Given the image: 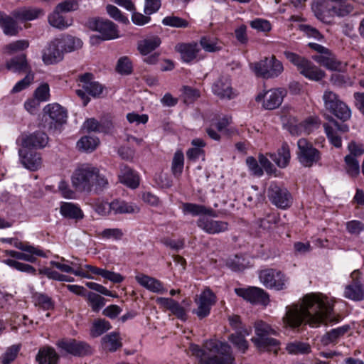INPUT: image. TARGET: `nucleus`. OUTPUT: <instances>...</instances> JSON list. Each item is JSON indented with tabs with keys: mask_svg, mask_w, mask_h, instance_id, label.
Returning <instances> with one entry per match:
<instances>
[{
	"mask_svg": "<svg viewBox=\"0 0 364 364\" xmlns=\"http://www.w3.org/2000/svg\"><path fill=\"white\" fill-rule=\"evenodd\" d=\"M104 348L106 350L114 352L122 347V339L117 332H112L107 334L102 338Z\"/></svg>",
	"mask_w": 364,
	"mask_h": 364,
	"instance_id": "4c0bfd02",
	"label": "nucleus"
},
{
	"mask_svg": "<svg viewBox=\"0 0 364 364\" xmlns=\"http://www.w3.org/2000/svg\"><path fill=\"white\" fill-rule=\"evenodd\" d=\"M250 25L252 28L261 32H269L272 29L269 21L259 18L251 21Z\"/></svg>",
	"mask_w": 364,
	"mask_h": 364,
	"instance_id": "338daca9",
	"label": "nucleus"
},
{
	"mask_svg": "<svg viewBox=\"0 0 364 364\" xmlns=\"http://www.w3.org/2000/svg\"><path fill=\"white\" fill-rule=\"evenodd\" d=\"M285 91L282 89H271L259 92L255 97L257 102H262L265 109L272 110L279 107L282 103Z\"/></svg>",
	"mask_w": 364,
	"mask_h": 364,
	"instance_id": "4468645a",
	"label": "nucleus"
},
{
	"mask_svg": "<svg viewBox=\"0 0 364 364\" xmlns=\"http://www.w3.org/2000/svg\"><path fill=\"white\" fill-rule=\"evenodd\" d=\"M87 26L90 29L100 33V36H93L90 38L92 44L99 40L109 41L119 37L117 26L108 19L91 18L87 21Z\"/></svg>",
	"mask_w": 364,
	"mask_h": 364,
	"instance_id": "423d86ee",
	"label": "nucleus"
},
{
	"mask_svg": "<svg viewBox=\"0 0 364 364\" xmlns=\"http://www.w3.org/2000/svg\"><path fill=\"white\" fill-rule=\"evenodd\" d=\"M323 100L325 108L343 122L349 119L351 111L347 105L341 101L337 94L326 90L323 95Z\"/></svg>",
	"mask_w": 364,
	"mask_h": 364,
	"instance_id": "6e6552de",
	"label": "nucleus"
},
{
	"mask_svg": "<svg viewBox=\"0 0 364 364\" xmlns=\"http://www.w3.org/2000/svg\"><path fill=\"white\" fill-rule=\"evenodd\" d=\"M349 330V326L345 325L331 330L326 333L321 338L323 345L327 346L335 342L339 337L343 336Z\"/></svg>",
	"mask_w": 364,
	"mask_h": 364,
	"instance_id": "c03bdc74",
	"label": "nucleus"
},
{
	"mask_svg": "<svg viewBox=\"0 0 364 364\" xmlns=\"http://www.w3.org/2000/svg\"><path fill=\"white\" fill-rule=\"evenodd\" d=\"M20 140L23 147L41 149L47 145L48 137L43 132H36L29 135H22Z\"/></svg>",
	"mask_w": 364,
	"mask_h": 364,
	"instance_id": "412c9836",
	"label": "nucleus"
},
{
	"mask_svg": "<svg viewBox=\"0 0 364 364\" xmlns=\"http://www.w3.org/2000/svg\"><path fill=\"white\" fill-rule=\"evenodd\" d=\"M213 216H200L197 220V225L205 232L210 235H218L229 230V223L223 220H216Z\"/></svg>",
	"mask_w": 364,
	"mask_h": 364,
	"instance_id": "f3484780",
	"label": "nucleus"
},
{
	"mask_svg": "<svg viewBox=\"0 0 364 364\" xmlns=\"http://www.w3.org/2000/svg\"><path fill=\"white\" fill-rule=\"evenodd\" d=\"M111 207L114 214H131L140 211L139 207L136 204L120 200H114L111 202Z\"/></svg>",
	"mask_w": 364,
	"mask_h": 364,
	"instance_id": "72a5a7b5",
	"label": "nucleus"
},
{
	"mask_svg": "<svg viewBox=\"0 0 364 364\" xmlns=\"http://www.w3.org/2000/svg\"><path fill=\"white\" fill-rule=\"evenodd\" d=\"M346 171L351 177L355 178L360 174V166L358 161L352 155L345 157Z\"/></svg>",
	"mask_w": 364,
	"mask_h": 364,
	"instance_id": "8fccbe9b",
	"label": "nucleus"
},
{
	"mask_svg": "<svg viewBox=\"0 0 364 364\" xmlns=\"http://www.w3.org/2000/svg\"><path fill=\"white\" fill-rule=\"evenodd\" d=\"M250 333V330L246 329L244 331L243 334H242V333H232L229 336V341L238 350L244 353L248 348V343L245 336H248Z\"/></svg>",
	"mask_w": 364,
	"mask_h": 364,
	"instance_id": "a19ab883",
	"label": "nucleus"
},
{
	"mask_svg": "<svg viewBox=\"0 0 364 364\" xmlns=\"http://www.w3.org/2000/svg\"><path fill=\"white\" fill-rule=\"evenodd\" d=\"M35 304L44 310L51 309L54 306L51 298L43 294L35 296Z\"/></svg>",
	"mask_w": 364,
	"mask_h": 364,
	"instance_id": "680f3d73",
	"label": "nucleus"
},
{
	"mask_svg": "<svg viewBox=\"0 0 364 364\" xmlns=\"http://www.w3.org/2000/svg\"><path fill=\"white\" fill-rule=\"evenodd\" d=\"M124 231L120 228H106L98 233V236L105 240H120L124 237Z\"/></svg>",
	"mask_w": 364,
	"mask_h": 364,
	"instance_id": "603ef678",
	"label": "nucleus"
},
{
	"mask_svg": "<svg viewBox=\"0 0 364 364\" xmlns=\"http://www.w3.org/2000/svg\"><path fill=\"white\" fill-rule=\"evenodd\" d=\"M60 13L62 12L55 9L54 11L49 15L48 21L53 27L59 29H65L71 26L72 21L70 22L67 21Z\"/></svg>",
	"mask_w": 364,
	"mask_h": 364,
	"instance_id": "a18cd8bd",
	"label": "nucleus"
},
{
	"mask_svg": "<svg viewBox=\"0 0 364 364\" xmlns=\"http://www.w3.org/2000/svg\"><path fill=\"white\" fill-rule=\"evenodd\" d=\"M184 165V156L181 151H177L173 156L171 170L175 176H180Z\"/></svg>",
	"mask_w": 364,
	"mask_h": 364,
	"instance_id": "5fc2aeb1",
	"label": "nucleus"
},
{
	"mask_svg": "<svg viewBox=\"0 0 364 364\" xmlns=\"http://www.w3.org/2000/svg\"><path fill=\"white\" fill-rule=\"evenodd\" d=\"M259 278L265 287L277 291L286 289L289 283V278L283 272L275 269L262 270L259 274Z\"/></svg>",
	"mask_w": 364,
	"mask_h": 364,
	"instance_id": "9d476101",
	"label": "nucleus"
},
{
	"mask_svg": "<svg viewBox=\"0 0 364 364\" xmlns=\"http://www.w3.org/2000/svg\"><path fill=\"white\" fill-rule=\"evenodd\" d=\"M344 296L346 298L354 300L361 301L364 299V288L361 282L358 280H353L345 288Z\"/></svg>",
	"mask_w": 364,
	"mask_h": 364,
	"instance_id": "7c9ffc66",
	"label": "nucleus"
},
{
	"mask_svg": "<svg viewBox=\"0 0 364 364\" xmlns=\"http://www.w3.org/2000/svg\"><path fill=\"white\" fill-rule=\"evenodd\" d=\"M43 14L40 9H23L14 12V16L18 19L32 21Z\"/></svg>",
	"mask_w": 364,
	"mask_h": 364,
	"instance_id": "de8ad7c7",
	"label": "nucleus"
},
{
	"mask_svg": "<svg viewBox=\"0 0 364 364\" xmlns=\"http://www.w3.org/2000/svg\"><path fill=\"white\" fill-rule=\"evenodd\" d=\"M99 144L100 140L97 137L84 136L77 142V148L80 151L90 153L97 149Z\"/></svg>",
	"mask_w": 364,
	"mask_h": 364,
	"instance_id": "58836bf2",
	"label": "nucleus"
},
{
	"mask_svg": "<svg viewBox=\"0 0 364 364\" xmlns=\"http://www.w3.org/2000/svg\"><path fill=\"white\" fill-rule=\"evenodd\" d=\"M34 97L40 102L48 101L50 98V88L47 83H43L34 92Z\"/></svg>",
	"mask_w": 364,
	"mask_h": 364,
	"instance_id": "0e129e2a",
	"label": "nucleus"
},
{
	"mask_svg": "<svg viewBox=\"0 0 364 364\" xmlns=\"http://www.w3.org/2000/svg\"><path fill=\"white\" fill-rule=\"evenodd\" d=\"M181 91V97L186 104H191L200 97V91L191 86L184 85Z\"/></svg>",
	"mask_w": 364,
	"mask_h": 364,
	"instance_id": "09e8293b",
	"label": "nucleus"
},
{
	"mask_svg": "<svg viewBox=\"0 0 364 364\" xmlns=\"http://www.w3.org/2000/svg\"><path fill=\"white\" fill-rule=\"evenodd\" d=\"M252 341L260 350L274 351L276 353L279 348V341L269 336L255 337L252 338Z\"/></svg>",
	"mask_w": 364,
	"mask_h": 364,
	"instance_id": "473e14b6",
	"label": "nucleus"
},
{
	"mask_svg": "<svg viewBox=\"0 0 364 364\" xmlns=\"http://www.w3.org/2000/svg\"><path fill=\"white\" fill-rule=\"evenodd\" d=\"M333 304L321 294H307L296 304L286 307L283 323L286 327L295 328L304 322L311 326L337 321L332 315Z\"/></svg>",
	"mask_w": 364,
	"mask_h": 364,
	"instance_id": "f257e3e1",
	"label": "nucleus"
},
{
	"mask_svg": "<svg viewBox=\"0 0 364 364\" xmlns=\"http://www.w3.org/2000/svg\"><path fill=\"white\" fill-rule=\"evenodd\" d=\"M79 80L82 83V87L89 95L95 97L102 94L103 87L99 82L92 81V74L85 73L79 77Z\"/></svg>",
	"mask_w": 364,
	"mask_h": 364,
	"instance_id": "bb28decb",
	"label": "nucleus"
},
{
	"mask_svg": "<svg viewBox=\"0 0 364 364\" xmlns=\"http://www.w3.org/2000/svg\"><path fill=\"white\" fill-rule=\"evenodd\" d=\"M284 127L292 135H299L302 133L309 134L317 129L321 124L319 118L316 116H310L302 122L297 124V119L291 115L283 114L281 117Z\"/></svg>",
	"mask_w": 364,
	"mask_h": 364,
	"instance_id": "39448f33",
	"label": "nucleus"
},
{
	"mask_svg": "<svg viewBox=\"0 0 364 364\" xmlns=\"http://www.w3.org/2000/svg\"><path fill=\"white\" fill-rule=\"evenodd\" d=\"M310 346L306 343L294 341L287 345L286 350L290 354H305L310 352Z\"/></svg>",
	"mask_w": 364,
	"mask_h": 364,
	"instance_id": "3c124183",
	"label": "nucleus"
},
{
	"mask_svg": "<svg viewBox=\"0 0 364 364\" xmlns=\"http://www.w3.org/2000/svg\"><path fill=\"white\" fill-rule=\"evenodd\" d=\"M119 180L120 183L132 189H135L139 186L140 181L139 175L126 165H122L120 167Z\"/></svg>",
	"mask_w": 364,
	"mask_h": 364,
	"instance_id": "a878e982",
	"label": "nucleus"
},
{
	"mask_svg": "<svg viewBox=\"0 0 364 364\" xmlns=\"http://www.w3.org/2000/svg\"><path fill=\"white\" fill-rule=\"evenodd\" d=\"M161 308L169 310L178 318L185 321L187 318L186 309L176 301L171 298L159 297L156 300Z\"/></svg>",
	"mask_w": 364,
	"mask_h": 364,
	"instance_id": "4be33fe9",
	"label": "nucleus"
},
{
	"mask_svg": "<svg viewBox=\"0 0 364 364\" xmlns=\"http://www.w3.org/2000/svg\"><path fill=\"white\" fill-rule=\"evenodd\" d=\"M200 47L206 52H215L220 50L221 47L218 45L216 39L202 37L200 40Z\"/></svg>",
	"mask_w": 364,
	"mask_h": 364,
	"instance_id": "bf43d9fd",
	"label": "nucleus"
},
{
	"mask_svg": "<svg viewBox=\"0 0 364 364\" xmlns=\"http://www.w3.org/2000/svg\"><path fill=\"white\" fill-rule=\"evenodd\" d=\"M189 350L202 364H234L231 347L225 342L210 340L204 343L203 348L191 344Z\"/></svg>",
	"mask_w": 364,
	"mask_h": 364,
	"instance_id": "7ed1b4c3",
	"label": "nucleus"
},
{
	"mask_svg": "<svg viewBox=\"0 0 364 364\" xmlns=\"http://www.w3.org/2000/svg\"><path fill=\"white\" fill-rule=\"evenodd\" d=\"M6 67L9 70L15 73L27 72L29 70L25 55L12 58L7 63Z\"/></svg>",
	"mask_w": 364,
	"mask_h": 364,
	"instance_id": "37998d69",
	"label": "nucleus"
},
{
	"mask_svg": "<svg viewBox=\"0 0 364 364\" xmlns=\"http://www.w3.org/2000/svg\"><path fill=\"white\" fill-rule=\"evenodd\" d=\"M353 11V6L349 4L342 3L327 11L329 16H337L343 17Z\"/></svg>",
	"mask_w": 364,
	"mask_h": 364,
	"instance_id": "864d4df0",
	"label": "nucleus"
},
{
	"mask_svg": "<svg viewBox=\"0 0 364 364\" xmlns=\"http://www.w3.org/2000/svg\"><path fill=\"white\" fill-rule=\"evenodd\" d=\"M6 255L16 258L17 259L23 260L29 262H34L36 261V252H17L14 250H6Z\"/></svg>",
	"mask_w": 364,
	"mask_h": 364,
	"instance_id": "13d9d810",
	"label": "nucleus"
},
{
	"mask_svg": "<svg viewBox=\"0 0 364 364\" xmlns=\"http://www.w3.org/2000/svg\"><path fill=\"white\" fill-rule=\"evenodd\" d=\"M34 75L32 73L28 72L26 77L18 81L12 88L11 92L13 93L19 92L26 88H27L33 81Z\"/></svg>",
	"mask_w": 364,
	"mask_h": 364,
	"instance_id": "774afa93",
	"label": "nucleus"
},
{
	"mask_svg": "<svg viewBox=\"0 0 364 364\" xmlns=\"http://www.w3.org/2000/svg\"><path fill=\"white\" fill-rule=\"evenodd\" d=\"M136 281L143 287L154 293L163 294L166 291L163 284L158 279L148 275L139 273L135 277Z\"/></svg>",
	"mask_w": 364,
	"mask_h": 364,
	"instance_id": "393cba45",
	"label": "nucleus"
},
{
	"mask_svg": "<svg viewBox=\"0 0 364 364\" xmlns=\"http://www.w3.org/2000/svg\"><path fill=\"white\" fill-rule=\"evenodd\" d=\"M235 291L237 296L252 304L267 305L269 303V295L261 288H236Z\"/></svg>",
	"mask_w": 364,
	"mask_h": 364,
	"instance_id": "a211bd4d",
	"label": "nucleus"
},
{
	"mask_svg": "<svg viewBox=\"0 0 364 364\" xmlns=\"http://www.w3.org/2000/svg\"><path fill=\"white\" fill-rule=\"evenodd\" d=\"M58 358V355L51 347L40 349L36 358L38 364H56Z\"/></svg>",
	"mask_w": 364,
	"mask_h": 364,
	"instance_id": "f704fd0d",
	"label": "nucleus"
},
{
	"mask_svg": "<svg viewBox=\"0 0 364 364\" xmlns=\"http://www.w3.org/2000/svg\"><path fill=\"white\" fill-rule=\"evenodd\" d=\"M0 26L6 36H16L21 28L18 26L16 21L11 16L6 15L0 11Z\"/></svg>",
	"mask_w": 364,
	"mask_h": 364,
	"instance_id": "2f4dec72",
	"label": "nucleus"
},
{
	"mask_svg": "<svg viewBox=\"0 0 364 364\" xmlns=\"http://www.w3.org/2000/svg\"><path fill=\"white\" fill-rule=\"evenodd\" d=\"M59 44L60 48L65 52H71L74 50L82 46V41L80 39L75 38L72 36H63L60 38H55Z\"/></svg>",
	"mask_w": 364,
	"mask_h": 364,
	"instance_id": "e433bc0d",
	"label": "nucleus"
},
{
	"mask_svg": "<svg viewBox=\"0 0 364 364\" xmlns=\"http://www.w3.org/2000/svg\"><path fill=\"white\" fill-rule=\"evenodd\" d=\"M215 302L216 296L214 293L210 289H205L195 299L197 308L193 312L200 319L205 318L210 314Z\"/></svg>",
	"mask_w": 364,
	"mask_h": 364,
	"instance_id": "ddd939ff",
	"label": "nucleus"
},
{
	"mask_svg": "<svg viewBox=\"0 0 364 364\" xmlns=\"http://www.w3.org/2000/svg\"><path fill=\"white\" fill-rule=\"evenodd\" d=\"M268 198L273 205L281 209L289 208L293 201L289 191L275 183H271L268 188Z\"/></svg>",
	"mask_w": 364,
	"mask_h": 364,
	"instance_id": "f8f14e48",
	"label": "nucleus"
},
{
	"mask_svg": "<svg viewBox=\"0 0 364 364\" xmlns=\"http://www.w3.org/2000/svg\"><path fill=\"white\" fill-rule=\"evenodd\" d=\"M87 300L92 310L95 312L99 311L105 304V298L94 292L88 293Z\"/></svg>",
	"mask_w": 364,
	"mask_h": 364,
	"instance_id": "6e6d98bb",
	"label": "nucleus"
},
{
	"mask_svg": "<svg viewBox=\"0 0 364 364\" xmlns=\"http://www.w3.org/2000/svg\"><path fill=\"white\" fill-rule=\"evenodd\" d=\"M182 210L185 214H191L193 216H216L215 211L212 208L196 203H183Z\"/></svg>",
	"mask_w": 364,
	"mask_h": 364,
	"instance_id": "c85d7f7f",
	"label": "nucleus"
},
{
	"mask_svg": "<svg viewBox=\"0 0 364 364\" xmlns=\"http://www.w3.org/2000/svg\"><path fill=\"white\" fill-rule=\"evenodd\" d=\"M63 53L64 51L60 48V44L55 39L45 49L43 60L47 65L56 63L63 60Z\"/></svg>",
	"mask_w": 364,
	"mask_h": 364,
	"instance_id": "b1692460",
	"label": "nucleus"
},
{
	"mask_svg": "<svg viewBox=\"0 0 364 364\" xmlns=\"http://www.w3.org/2000/svg\"><path fill=\"white\" fill-rule=\"evenodd\" d=\"M165 26L175 28H187L189 25L188 21L176 16H168L162 20Z\"/></svg>",
	"mask_w": 364,
	"mask_h": 364,
	"instance_id": "4d7b16f0",
	"label": "nucleus"
},
{
	"mask_svg": "<svg viewBox=\"0 0 364 364\" xmlns=\"http://www.w3.org/2000/svg\"><path fill=\"white\" fill-rule=\"evenodd\" d=\"M60 213L64 216L73 219H82L84 216L82 210L71 203H63L60 206Z\"/></svg>",
	"mask_w": 364,
	"mask_h": 364,
	"instance_id": "ea45409f",
	"label": "nucleus"
},
{
	"mask_svg": "<svg viewBox=\"0 0 364 364\" xmlns=\"http://www.w3.org/2000/svg\"><path fill=\"white\" fill-rule=\"evenodd\" d=\"M161 43V41L159 36H151L139 42L138 50L141 54L146 55L157 48Z\"/></svg>",
	"mask_w": 364,
	"mask_h": 364,
	"instance_id": "c9c22d12",
	"label": "nucleus"
},
{
	"mask_svg": "<svg viewBox=\"0 0 364 364\" xmlns=\"http://www.w3.org/2000/svg\"><path fill=\"white\" fill-rule=\"evenodd\" d=\"M212 92L220 100H230L237 96L229 77L222 76L215 80L212 85Z\"/></svg>",
	"mask_w": 364,
	"mask_h": 364,
	"instance_id": "dca6fc26",
	"label": "nucleus"
},
{
	"mask_svg": "<svg viewBox=\"0 0 364 364\" xmlns=\"http://www.w3.org/2000/svg\"><path fill=\"white\" fill-rule=\"evenodd\" d=\"M323 127L330 142L335 147L340 148L342 146L341 134L348 132V126L332 119L330 123L324 124Z\"/></svg>",
	"mask_w": 364,
	"mask_h": 364,
	"instance_id": "6ab92c4d",
	"label": "nucleus"
},
{
	"mask_svg": "<svg viewBox=\"0 0 364 364\" xmlns=\"http://www.w3.org/2000/svg\"><path fill=\"white\" fill-rule=\"evenodd\" d=\"M106 11L109 16L114 18L115 21L123 23H129L128 18L124 16L121 11L115 6L109 4L106 6Z\"/></svg>",
	"mask_w": 364,
	"mask_h": 364,
	"instance_id": "69168bd1",
	"label": "nucleus"
},
{
	"mask_svg": "<svg viewBox=\"0 0 364 364\" xmlns=\"http://www.w3.org/2000/svg\"><path fill=\"white\" fill-rule=\"evenodd\" d=\"M60 350L74 356H86L92 353V347L86 342L73 338H64L57 341Z\"/></svg>",
	"mask_w": 364,
	"mask_h": 364,
	"instance_id": "9b49d317",
	"label": "nucleus"
},
{
	"mask_svg": "<svg viewBox=\"0 0 364 364\" xmlns=\"http://www.w3.org/2000/svg\"><path fill=\"white\" fill-rule=\"evenodd\" d=\"M297 158L299 161L305 167H311L321 159V152L313 146L312 144L306 139L301 138L297 141Z\"/></svg>",
	"mask_w": 364,
	"mask_h": 364,
	"instance_id": "1a4fd4ad",
	"label": "nucleus"
},
{
	"mask_svg": "<svg viewBox=\"0 0 364 364\" xmlns=\"http://www.w3.org/2000/svg\"><path fill=\"white\" fill-rule=\"evenodd\" d=\"M72 183L82 192L100 193L109 187L107 177L100 170L90 164L79 166L72 176Z\"/></svg>",
	"mask_w": 364,
	"mask_h": 364,
	"instance_id": "f03ea898",
	"label": "nucleus"
},
{
	"mask_svg": "<svg viewBox=\"0 0 364 364\" xmlns=\"http://www.w3.org/2000/svg\"><path fill=\"white\" fill-rule=\"evenodd\" d=\"M175 49L185 63H191L197 59L200 51V46L196 42L178 43Z\"/></svg>",
	"mask_w": 364,
	"mask_h": 364,
	"instance_id": "aec40b11",
	"label": "nucleus"
},
{
	"mask_svg": "<svg viewBox=\"0 0 364 364\" xmlns=\"http://www.w3.org/2000/svg\"><path fill=\"white\" fill-rule=\"evenodd\" d=\"M286 58L295 65L299 73L313 81H319L325 76V73L305 58L290 51H284Z\"/></svg>",
	"mask_w": 364,
	"mask_h": 364,
	"instance_id": "20e7f679",
	"label": "nucleus"
},
{
	"mask_svg": "<svg viewBox=\"0 0 364 364\" xmlns=\"http://www.w3.org/2000/svg\"><path fill=\"white\" fill-rule=\"evenodd\" d=\"M251 68L257 76L264 79L277 77L284 71L282 63L274 55L264 58L263 60L252 64Z\"/></svg>",
	"mask_w": 364,
	"mask_h": 364,
	"instance_id": "0eeeda50",
	"label": "nucleus"
},
{
	"mask_svg": "<svg viewBox=\"0 0 364 364\" xmlns=\"http://www.w3.org/2000/svg\"><path fill=\"white\" fill-rule=\"evenodd\" d=\"M111 324L105 319H97L92 323L90 329V336L93 338L98 337L111 328Z\"/></svg>",
	"mask_w": 364,
	"mask_h": 364,
	"instance_id": "49530a36",
	"label": "nucleus"
},
{
	"mask_svg": "<svg viewBox=\"0 0 364 364\" xmlns=\"http://www.w3.org/2000/svg\"><path fill=\"white\" fill-rule=\"evenodd\" d=\"M255 333L257 337H264L269 335H274L276 333L274 330L269 324L259 321L255 324Z\"/></svg>",
	"mask_w": 364,
	"mask_h": 364,
	"instance_id": "052dcab7",
	"label": "nucleus"
},
{
	"mask_svg": "<svg viewBox=\"0 0 364 364\" xmlns=\"http://www.w3.org/2000/svg\"><path fill=\"white\" fill-rule=\"evenodd\" d=\"M21 162L28 170L36 171L42 165L40 154L31 151L20 149L18 151Z\"/></svg>",
	"mask_w": 364,
	"mask_h": 364,
	"instance_id": "5701e85b",
	"label": "nucleus"
},
{
	"mask_svg": "<svg viewBox=\"0 0 364 364\" xmlns=\"http://www.w3.org/2000/svg\"><path fill=\"white\" fill-rule=\"evenodd\" d=\"M50 265L56 267L61 272H65V273H72L75 274V276H79L83 278H87V279H92V277H91L87 272H85L82 268H77L74 269L73 268L70 264H64L61 262H55V261H51Z\"/></svg>",
	"mask_w": 364,
	"mask_h": 364,
	"instance_id": "79ce46f5",
	"label": "nucleus"
},
{
	"mask_svg": "<svg viewBox=\"0 0 364 364\" xmlns=\"http://www.w3.org/2000/svg\"><path fill=\"white\" fill-rule=\"evenodd\" d=\"M270 159L279 167L285 168L289 163L291 159L289 145L284 143L277 153L268 154Z\"/></svg>",
	"mask_w": 364,
	"mask_h": 364,
	"instance_id": "c756f323",
	"label": "nucleus"
},
{
	"mask_svg": "<svg viewBox=\"0 0 364 364\" xmlns=\"http://www.w3.org/2000/svg\"><path fill=\"white\" fill-rule=\"evenodd\" d=\"M312 58L320 65L326 67L327 69L332 70H343L346 64L337 60L336 58L330 53L327 54L315 55Z\"/></svg>",
	"mask_w": 364,
	"mask_h": 364,
	"instance_id": "cd10ccee",
	"label": "nucleus"
},
{
	"mask_svg": "<svg viewBox=\"0 0 364 364\" xmlns=\"http://www.w3.org/2000/svg\"><path fill=\"white\" fill-rule=\"evenodd\" d=\"M28 46L29 43L27 40H18L6 45L4 49L6 53L11 54L17 51L23 50Z\"/></svg>",
	"mask_w": 364,
	"mask_h": 364,
	"instance_id": "e2e57ef3",
	"label": "nucleus"
},
{
	"mask_svg": "<svg viewBox=\"0 0 364 364\" xmlns=\"http://www.w3.org/2000/svg\"><path fill=\"white\" fill-rule=\"evenodd\" d=\"M46 121L50 120V128H57L67 121V110L58 103L48 104L43 108Z\"/></svg>",
	"mask_w": 364,
	"mask_h": 364,
	"instance_id": "2eb2a0df",
	"label": "nucleus"
}]
</instances>
